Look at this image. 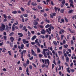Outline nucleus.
Instances as JSON below:
<instances>
[{
  "label": "nucleus",
  "instance_id": "nucleus-1",
  "mask_svg": "<svg viewBox=\"0 0 76 76\" xmlns=\"http://www.w3.org/2000/svg\"><path fill=\"white\" fill-rule=\"evenodd\" d=\"M41 61L44 64L41 66V67L42 68H44V67H45V65H47V62L48 65H49V64H50V61H49V59H42L41 60Z\"/></svg>",
  "mask_w": 76,
  "mask_h": 76
},
{
  "label": "nucleus",
  "instance_id": "nucleus-2",
  "mask_svg": "<svg viewBox=\"0 0 76 76\" xmlns=\"http://www.w3.org/2000/svg\"><path fill=\"white\" fill-rule=\"evenodd\" d=\"M43 50L44 56L45 57V58H47V56H49L50 55V53L49 52H47L46 53L47 54H46V53H45L46 49H44Z\"/></svg>",
  "mask_w": 76,
  "mask_h": 76
},
{
  "label": "nucleus",
  "instance_id": "nucleus-3",
  "mask_svg": "<svg viewBox=\"0 0 76 76\" xmlns=\"http://www.w3.org/2000/svg\"><path fill=\"white\" fill-rule=\"evenodd\" d=\"M5 25L4 24H2L1 25V26L0 27V31L1 32H2V31H4L5 29Z\"/></svg>",
  "mask_w": 76,
  "mask_h": 76
},
{
  "label": "nucleus",
  "instance_id": "nucleus-4",
  "mask_svg": "<svg viewBox=\"0 0 76 76\" xmlns=\"http://www.w3.org/2000/svg\"><path fill=\"white\" fill-rule=\"evenodd\" d=\"M51 26H52V24H51L50 25H49L48 24L45 26V28H48V27H50V28H48V29L49 31H51Z\"/></svg>",
  "mask_w": 76,
  "mask_h": 76
},
{
  "label": "nucleus",
  "instance_id": "nucleus-5",
  "mask_svg": "<svg viewBox=\"0 0 76 76\" xmlns=\"http://www.w3.org/2000/svg\"><path fill=\"white\" fill-rule=\"evenodd\" d=\"M56 13L54 12L53 13H51L50 14V17L51 18H54V16H56Z\"/></svg>",
  "mask_w": 76,
  "mask_h": 76
},
{
  "label": "nucleus",
  "instance_id": "nucleus-6",
  "mask_svg": "<svg viewBox=\"0 0 76 76\" xmlns=\"http://www.w3.org/2000/svg\"><path fill=\"white\" fill-rule=\"evenodd\" d=\"M31 52H32V55H33L34 56H37V54L35 53V52L33 50V49L31 50Z\"/></svg>",
  "mask_w": 76,
  "mask_h": 76
},
{
  "label": "nucleus",
  "instance_id": "nucleus-7",
  "mask_svg": "<svg viewBox=\"0 0 76 76\" xmlns=\"http://www.w3.org/2000/svg\"><path fill=\"white\" fill-rule=\"evenodd\" d=\"M26 52V50H23V51L20 53L21 56H23V54H25Z\"/></svg>",
  "mask_w": 76,
  "mask_h": 76
},
{
  "label": "nucleus",
  "instance_id": "nucleus-8",
  "mask_svg": "<svg viewBox=\"0 0 76 76\" xmlns=\"http://www.w3.org/2000/svg\"><path fill=\"white\" fill-rule=\"evenodd\" d=\"M23 44H28L29 43V41H26V39H23L22 40Z\"/></svg>",
  "mask_w": 76,
  "mask_h": 76
},
{
  "label": "nucleus",
  "instance_id": "nucleus-9",
  "mask_svg": "<svg viewBox=\"0 0 76 76\" xmlns=\"http://www.w3.org/2000/svg\"><path fill=\"white\" fill-rule=\"evenodd\" d=\"M45 21L46 23H50V20H48L47 19V18H46L45 19Z\"/></svg>",
  "mask_w": 76,
  "mask_h": 76
},
{
  "label": "nucleus",
  "instance_id": "nucleus-10",
  "mask_svg": "<svg viewBox=\"0 0 76 76\" xmlns=\"http://www.w3.org/2000/svg\"><path fill=\"white\" fill-rule=\"evenodd\" d=\"M38 39L35 40V42L37 44V45L38 46H40V44L39 43V42L38 41Z\"/></svg>",
  "mask_w": 76,
  "mask_h": 76
},
{
  "label": "nucleus",
  "instance_id": "nucleus-11",
  "mask_svg": "<svg viewBox=\"0 0 76 76\" xmlns=\"http://www.w3.org/2000/svg\"><path fill=\"white\" fill-rule=\"evenodd\" d=\"M31 4L32 6H34V7L37 5V4L36 2H31Z\"/></svg>",
  "mask_w": 76,
  "mask_h": 76
},
{
  "label": "nucleus",
  "instance_id": "nucleus-12",
  "mask_svg": "<svg viewBox=\"0 0 76 76\" xmlns=\"http://www.w3.org/2000/svg\"><path fill=\"white\" fill-rule=\"evenodd\" d=\"M10 39L11 40V42H13V41L14 40H15V39H14V38L13 37H10Z\"/></svg>",
  "mask_w": 76,
  "mask_h": 76
},
{
  "label": "nucleus",
  "instance_id": "nucleus-13",
  "mask_svg": "<svg viewBox=\"0 0 76 76\" xmlns=\"http://www.w3.org/2000/svg\"><path fill=\"white\" fill-rule=\"evenodd\" d=\"M23 31H25L26 32H27L28 30L26 29V27L25 26H24L22 29Z\"/></svg>",
  "mask_w": 76,
  "mask_h": 76
},
{
  "label": "nucleus",
  "instance_id": "nucleus-14",
  "mask_svg": "<svg viewBox=\"0 0 76 76\" xmlns=\"http://www.w3.org/2000/svg\"><path fill=\"white\" fill-rule=\"evenodd\" d=\"M18 35H19L18 36L19 37H23V34H22V33H18Z\"/></svg>",
  "mask_w": 76,
  "mask_h": 76
},
{
  "label": "nucleus",
  "instance_id": "nucleus-15",
  "mask_svg": "<svg viewBox=\"0 0 76 76\" xmlns=\"http://www.w3.org/2000/svg\"><path fill=\"white\" fill-rule=\"evenodd\" d=\"M68 31H69L71 33H74L75 32V31H72L71 30V29L70 28H67Z\"/></svg>",
  "mask_w": 76,
  "mask_h": 76
},
{
  "label": "nucleus",
  "instance_id": "nucleus-16",
  "mask_svg": "<svg viewBox=\"0 0 76 76\" xmlns=\"http://www.w3.org/2000/svg\"><path fill=\"white\" fill-rule=\"evenodd\" d=\"M41 34H43V35H44V34H45V31L44 30H43L42 31H41Z\"/></svg>",
  "mask_w": 76,
  "mask_h": 76
},
{
  "label": "nucleus",
  "instance_id": "nucleus-17",
  "mask_svg": "<svg viewBox=\"0 0 76 76\" xmlns=\"http://www.w3.org/2000/svg\"><path fill=\"white\" fill-rule=\"evenodd\" d=\"M36 38H37V36L35 35L34 36L31 38V40H32V41H34V39H35Z\"/></svg>",
  "mask_w": 76,
  "mask_h": 76
},
{
  "label": "nucleus",
  "instance_id": "nucleus-18",
  "mask_svg": "<svg viewBox=\"0 0 76 76\" xmlns=\"http://www.w3.org/2000/svg\"><path fill=\"white\" fill-rule=\"evenodd\" d=\"M46 32H48V34H51V31H49H49L48 30V29H47L46 30Z\"/></svg>",
  "mask_w": 76,
  "mask_h": 76
},
{
  "label": "nucleus",
  "instance_id": "nucleus-19",
  "mask_svg": "<svg viewBox=\"0 0 76 76\" xmlns=\"http://www.w3.org/2000/svg\"><path fill=\"white\" fill-rule=\"evenodd\" d=\"M66 62H69V58L67 56L66 58Z\"/></svg>",
  "mask_w": 76,
  "mask_h": 76
},
{
  "label": "nucleus",
  "instance_id": "nucleus-20",
  "mask_svg": "<svg viewBox=\"0 0 76 76\" xmlns=\"http://www.w3.org/2000/svg\"><path fill=\"white\" fill-rule=\"evenodd\" d=\"M64 12V9H61L60 10L61 13H63V12Z\"/></svg>",
  "mask_w": 76,
  "mask_h": 76
},
{
  "label": "nucleus",
  "instance_id": "nucleus-21",
  "mask_svg": "<svg viewBox=\"0 0 76 76\" xmlns=\"http://www.w3.org/2000/svg\"><path fill=\"white\" fill-rule=\"evenodd\" d=\"M24 47V45L23 44H22L21 45V46L20 47V48L22 49V50H23V48Z\"/></svg>",
  "mask_w": 76,
  "mask_h": 76
},
{
  "label": "nucleus",
  "instance_id": "nucleus-22",
  "mask_svg": "<svg viewBox=\"0 0 76 76\" xmlns=\"http://www.w3.org/2000/svg\"><path fill=\"white\" fill-rule=\"evenodd\" d=\"M61 17H60V16H59L58 17V23H59V22H60V19H61Z\"/></svg>",
  "mask_w": 76,
  "mask_h": 76
},
{
  "label": "nucleus",
  "instance_id": "nucleus-23",
  "mask_svg": "<svg viewBox=\"0 0 76 76\" xmlns=\"http://www.w3.org/2000/svg\"><path fill=\"white\" fill-rule=\"evenodd\" d=\"M39 38H42L43 39H44L45 38V36L44 35H40L39 36Z\"/></svg>",
  "mask_w": 76,
  "mask_h": 76
},
{
  "label": "nucleus",
  "instance_id": "nucleus-24",
  "mask_svg": "<svg viewBox=\"0 0 76 76\" xmlns=\"http://www.w3.org/2000/svg\"><path fill=\"white\" fill-rule=\"evenodd\" d=\"M31 0H30L27 3L28 6H30V4H31Z\"/></svg>",
  "mask_w": 76,
  "mask_h": 76
},
{
  "label": "nucleus",
  "instance_id": "nucleus-25",
  "mask_svg": "<svg viewBox=\"0 0 76 76\" xmlns=\"http://www.w3.org/2000/svg\"><path fill=\"white\" fill-rule=\"evenodd\" d=\"M61 3L62 4H65V3H66L65 0H63L61 2Z\"/></svg>",
  "mask_w": 76,
  "mask_h": 76
},
{
  "label": "nucleus",
  "instance_id": "nucleus-26",
  "mask_svg": "<svg viewBox=\"0 0 76 76\" xmlns=\"http://www.w3.org/2000/svg\"><path fill=\"white\" fill-rule=\"evenodd\" d=\"M73 10H70L69 11H68V13H69V14H71V13H72V12H73Z\"/></svg>",
  "mask_w": 76,
  "mask_h": 76
},
{
  "label": "nucleus",
  "instance_id": "nucleus-27",
  "mask_svg": "<svg viewBox=\"0 0 76 76\" xmlns=\"http://www.w3.org/2000/svg\"><path fill=\"white\" fill-rule=\"evenodd\" d=\"M23 67L25 68H26V67L27 64H25V63H23Z\"/></svg>",
  "mask_w": 76,
  "mask_h": 76
},
{
  "label": "nucleus",
  "instance_id": "nucleus-28",
  "mask_svg": "<svg viewBox=\"0 0 76 76\" xmlns=\"http://www.w3.org/2000/svg\"><path fill=\"white\" fill-rule=\"evenodd\" d=\"M67 71L68 73H70V68L68 67L67 68Z\"/></svg>",
  "mask_w": 76,
  "mask_h": 76
},
{
  "label": "nucleus",
  "instance_id": "nucleus-29",
  "mask_svg": "<svg viewBox=\"0 0 76 76\" xmlns=\"http://www.w3.org/2000/svg\"><path fill=\"white\" fill-rule=\"evenodd\" d=\"M65 20L66 22H68L69 21V19H68L66 17H64Z\"/></svg>",
  "mask_w": 76,
  "mask_h": 76
},
{
  "label": "nucleus",
  "instance_id": "nucleus-30",
  "mask_svg": "<svg viewBox=\"0 0 76 76\" xmlns=\"http://www.w3.org/2000/svg\"><path fill=\"white\" fill-rule=\"evenodd\" d=\"M34 22H35L34 24V25H37L38 22L37 21L34 20Z\"/></svg>",
  "mask_w": 76,
  "mask_h": 76
},
{
  "label": "nucleus",
  "instance_id": "nucleus-31",
  "mask_svg": "<svg viewBox=\"0 0 76 76\" xmlns=\"http://www.w3.org/2000/svg\"><path fill=\"white\" fill-rule=\"evenodd\" d=\"M21 58H22V61H24V58H23V56L21 55Z\"/></svg>",
  "mask_w": 76,
  "mask_h": 76
},
{
  "label": "nucleus",
  "instance_id": "nucleus-32",
  "mask_svg": "<svg viewBox=\"0 0 76 76\" xmlns=\"http://www.w3.org/2000/svg\"><path fill=\"white\" fill-rule=\"evenodd\" d=\"M6 27L7 29H11V27L10 26L9 27L7 25L6 26Z\"/></svg>",
  "mask_w": 76,
  "mask_h": 76
},
{
  "label": "nucleus",
  "instance_id": "nucleus-33",
  "mask_svg": "<svg viewBox=\"0 0 76 76\" xmlns=\"http://www.w3.org/2000/svg\"><path fill=\"white\" fill-rule=\"evenodd\" d=\"M58 54H59V56L61 55V54H63V53H62V52H61V51H59L58 52Z\"/></svg>",
  "mask_w": 76,
  "mask_h": 76
},
{
  "label": "nucleus",
  "instance_id": "nucleus-34",
  "mask_svg": "<svg viewBox=\"0 0 76 76\" xmlns=\"http://www.w3.org/2000/svg\"><path fill=\"white\" fill-rule=\"evenodd\" d=\"M14 34V33L13 32H12L9 34V36H12V35H13Z\"/></svg>",
  "mask_w": 76,
  "mask_h": 76
},
{
  "label": "nucleus",
  "instance_id": "nucleus-35",
  "mask_svg": "<svg viewBox=\"0 0 76 76\" xmlns=\"http://www.w3.org/2000/svg\"><path fill=\"white\" fill-rule=\"evenodd\" d=\"M38 7L39 9H42V7H41V5L39 6Z\"/></svg>",
  "mask_w": 76,
  "mask_h": 76
},
{
  "label": "nucleus",
  "instance_id": "nucleus-36",
  "mask_svg": "<svg viewBox=\"0 0 76 76\" xmlns=\"http://www.w3.org/2000/svg\"><path fill=\"white\" fill-rule=\"evenodd\" d=\"M12 13H13V14H16V13H17V11H13L12 12Z\"/></svg>",
  "mask_w": 76,
  "mask_h": 76
},
{
  "label": "nucleus",
  "instance_id": "nucleus-37",
  "mask_svg": "<svg viewBox=\"0 0 76 76\" xmlns=\"http://www.w3.org/2000/svg\"><path fill=\"white\" fill-rule=\"evenodd\" d=\"M29 68L30 70H32V66H31V65H30L29 66Z\"/></svg>",
  "mask_w": 76,
  "mask_h": 76
},
{
  "label": "nucleus",
  "instance_id": "nucleus-38",
  "mask_svg": "<svg viewBox=\"0 0 76 76\" xmlns=\"http://www.w3.org/2000/svg\"><path fill=\"white\" fill-rule=\"evenodd\" d=\"M53 43L54 44V45H55V46L57 45V43H56V41H53Z\"/></svg>",
  "mask_w": 76,
  "mask_h": 76
},
{
  "label": "nucleus",
  "instance_id": "nucleus-39",
  "mask_svg": "<svg viewBox=\"0 0 76 76\" xmlns=\"http://www.w3.org/2000/svg\"><path fill=\"white\" fill-rule=\"evenodd\" d=\"M12 31H15V27L13 26H12Z\"/></svg>",
  "mask_w": 76,
  "mask_h": 76
},
{
  "label": "nucleus",
  "instance_id": "nucleus-40",
  "mask_svg": "<svg viewBox=\"0 0 76 76\" xmlns=\"http://www.w3.org/2000/svg\"><path fill=\"white\" fill-rule=\"evenodd\" d=\"M64 48H67V47H68V45H64Z\"/></svg>",
  "mask_w": 76,
  "mask_h": 76
},
{
  "label": "nucleus",
  "instance_id": "nucleus-41",
  "mask_svg": "<svg viewBox=\"0 0 76 76\" xmlns=\"http://www.w3.org/2000/svg\"><path fill=\"white\" fill-rule=\"evenodd\" d=\"M39 58H41V57L43 56V55L41 54H39Z\"/></svg>",
  "mask_w": 76,
  "mask_h": 76
},
{
  "label": "nucleus",
  "instance_id": "nucleus-42",
  "mask_svg": "<svg viewBox=\"0 0 76 76\" xmlns=\"http://www.w3.org/2000/svg\"><path fill=\"white\" fill-rule=\"evenodd\" d=\"M37 53H40L41 52V51L40 50V49H39V48H37Z\"/></svg>",
  "mask_w": 76,
  "mask_h": 76
},
{
  "label": "nucleus",
  "instance_id": "nucleus-43",
  "mask_svg": "<svg viewBox=\"0 0 76 76\" xmlns=\"http://www.w3.org/2000/svg\"><path fill=\"white\" fill-rule=\"evenodd\" d=\"M69 2L71 3L70 4H73V1L72 0H69Z\"/></svg>",
  "mask_w": 76,
  "mask_h": 76
},
{
  "label": "nucleus",
  "instance_id": "nucleus-44",
  "mask_svg": "<svg viewBox=\"0 0 76 76\" xmlns=\"http://www.w3.org/2000/svg\"><path fill=\"white\" fill-rule=\"evenodd\" d=\"M28 37H30V36H31V33H30L29 31H28Z\"/></svg>",
  "mask_w": 76,
  "mask_h": 76
},
{
  "label": "nucleus",
  "instance_id": "nucleus-45",
  "mask_svg": "<svg viewBox=\"0 0 76 76\" xmlns=\"http://www.w3.org/2000/svg\"><path fill=\"white\" fill-rule=\"evenodd\" d=\"M68 51H69V53L71 54V53H72V51H71V49H68Z\"/></svg>",
  "mask_w": 76,
  "mask_h": 76
},
{
  "label": "nucleus",
  "instance_id": "nucleus-46",
  "mask_svg": "<svg viewBox=\"0 0 76 76\" xmlns=\"http://www.w3.org/2000/svg\"><path fill=\"white\" fill-rule=\"evenodd\" d=\"M23 16H24V17H28V14H23Z\"/></svg>",
  "mask_w": 76,
  "mask_h": 76
},
{
  "label": "nucleus",
  "instance_id": "nucleus-47",
  "mask_svg": "<svg viewBox=\"0 0 76 76\" xmlns=\"http://www.w3.org/2000/svg\"><path fill=\"white\" fill-rule=\"evenodd\" d=\"M26 63L27 64H29V60L27 59V61L26 62Z\"/></svg>",
  "mask_w": 76,
  "mask_h": 76
},
{
  "label": "nucleus",
  "instance_id": "nucleus-48",
  "mask_svg": "<svg viewBox=\"0 0 76 76\" xmlns=\"http://www.w3.org/2000/svg\"><path fill=\"white\" fill-rule=\"evenodd\" d=\"M64 55L65 57H67V54H66V53H65V52H64Z\"/></svg>",
  "mask_w": 76,
  "mask_h": 76
},
{
  "label": "nucleus",
  "instance_id": "nucleus-49",
  "mask_svg": "<svg viewBox=\"0 0 76 76\" xmlns=\"http://www.w3.org/2000/svg\"><path fill=\"white\" fill-rule=\"evenodd\" d=\"M8 53L9 54V55H10V56H12V54H11V52H10V51H8Z\"/></svg>",
  "mask_w": 76,
  "mask_h": 76
},
{
  "label": "nucleus",
  "instance_id": "nucleus-50",
  "mask_svg": "<svg viewBox=\"0 0 76 76\" xmlns=\"http://www.w3.org/2000/svg\"><path fill=\"white\" fill-rule=\"evenodd\" d=\"M54 9L55 10V12H57V11L58 10V8H57L56 7H55Z\"/></svg>",
  "mask_w": 76,
  "mask_h": 76
},
{
  "label": "nucleus",
  "instance_id": "nucleus-51",
  "mask_svg": "<svg viewBox=\"0 0 76 76\" xmlns=\"http://www.w3.org/2000/svg\"><path fill=\"white\" fill-rule=\"evenodd\" d=\"M62 32V33H64V32H65V31L63 29H62L60 30Z\"/></svg>",
  "mask_w": 76,
  "mask_h": 76
},
{
  "label": "nucleus",
  "instance_id": "nucleus-52",
  "mask_svg": "<svg viewBox=\"0 0 76 76\" xmlns=\"http://www.w3.org/2000/svg\"><path fill=\"white\" fill-rule=\"evenodd\" d=\"M63 43L64 44H66V40L65 39L63 40Z\"/></svg>",
  "mask_w": 76,
  "mask_h": 76
},
{
  "label": "nucleus",
  "instance_id": "nucleus-53",
  "mask_svg": "<svg viewBox=\"0 0 76 76\" xmlns=\"http://www.w3.org/2000/svg\"><path fill=\"white\" fill-rule=\"evenodd\" d=\"M63 37H64V35H61V40H62V39H63Z\"/></svg>",
  "mask_w": 76,
  "mask_h": 76
},
{
  "label": "nucleus",
  "instance_id": "nucleus-54",
  "mask_svg": "<svg viewBox=\"0 0 76 76\" xmlns=\"http://www.w3.org/2000/svg\"><path fill=\"white\" fill-rule=\"evenodd\" d=\"M20 9L22 10V12H23V11H25V9H24L22 7H21L20 8Z\"/></svg>",
  "mask_w": 76,
  "mask_h": 76
},
{
  "label": "nucleus",
  "instance_id": "nucleus-55",
  "mask_svg": "<svg viewBox=\"0 0 76 76\" xmlns=\"http://www.w3.org/2000/svg\"><path fill=\"white\" fill-rule=\"evenodd\" d=\"M43 15L45 18H46V17H47V14L46 13H45Z\"/></svg>",
  "mask_w": 76,
  "mask_h": 76
},
{
  "label": "nucleus",
  "instance_id": "nucleus-56",
  "mask_svg": "<svg viewBox=\"0 0 76 76\" xmlns=\"http://www.w3.org/2000/svg\"><path fill=\"white\" fill-rule=\"evenodd\" d=\"M39 43H41V42H42V39H39Z\"/></svg>",
  "mask_w": 76,
  "mask_h": 76
},
{
  "label": "nucleus",
  "instance_id": "nucleus-57",
  "mask_svg": "<svg viewBox=\"0 0 76 76\" xmlns=\"http://www.w3.org/2000/svg\"><path fill=\"white\" fill-rule=\"evenodd\" d=\"M33 59H34L33 56H31V58H29V60H32Z\"/></svg>",
  "mask_w": 76,
  "mask_h": 76
},
{
  "label": "nucleus",
  "instance_id": "nucleus-58",
  "mask_svg": "<svg viewBox=\"0 0 76 76\" xmlns=\"http://www.w3.org/2000/svg\"><path fill=\"white\" fill-rule=\"evenodd\" d=\"M53 63H54L55 65H56V63L55 59H54L53 61Z\"/></svg>",
  "mask_w": 76,
  "mask_h": 76
},
{
  "label": "nucleus",
  "instance_id": "nucleus-59",
  "mask_svg": "<svg viewBox=\"0 0 76 76\" xmlns=\"http://www.w3.org/2000/svg\"><path fill=\"white\" fill-rule=\"evenodd\" d=\"M39 27H40V28H44V26H42V25H39Z\"/></svg>",
  "mask_w": 76,
  "mask_h": 76
},
{
  "label": "nucleus",
  "instance_id": "nucleus-60",
  "mask_svg": "<svg viewBox=\"0 0 76 76\" xmlns=\"http://www.w3.org/2000/svg\"><path fill=\"white\" fill-rule=\"evenodd\" d=\"M3 37H4V40H7L6 38H7V37L6 36H4Z\"/></svg>",
  "mask_w": 76,
  "mask_h": 76
},
{
  "label": "nucleus",
  "instance_id": "nucleus-61",
  "mask_svg": "<svg viewBox=\"0 0 76 76\" xmlns=\"http://www.w3.org/2000/svg\"><path fill=\"white\" fill-rule=\"evenodd\" d=\"M71 41V45H73V44H74L73 40H72Z\"/></svg>",
  "mask_w": 76,
  "mask_h": 76
},
{
  "label": "nucleus",
  "instance_id": "nucleus-62",
  "mask_svg": "<svg viewBox=\"0 0 76 76\" xmlns=\"http://www.w3.org/2000/svg\"><path fill=\"white\" fill-rule=\"evenodd\" d=\"M73 4H70V6H71L72 7H74V5Z\"/></svg>",
  "mask_w": 76,
  "mask_h": 76
},
{
  "label": "nucleus",
  "instance_id": "nucleus-63",
  "mask_svg": "<svg viewBox=\"0 0 76 76\" xmlns=\"http://www.w3.org/2000/svg\"><path fill=\"white\" fill-rule=\"evenodd\" d=\"M6 49L5 48H4L3 49V51H2V52H4L5 51H6Z\"/></svg>",
  "mask_w": 76,
  "mask_h": 76
},
{
  "label": "nucleus",
  "instance_id": "nucleus-64",
  "mask_svg": "<svg viewBox=\"0 0 76 76\" xmlns=\"http://www.w3.org/2000/svg\"><path fill=\"white\" fill-rule=\"evenodd\" d=\"M52 38L51 36H50L49 37V40L50 41L51 40V39Z\"/></svg>",
  "mask_w": 76,
  "mask_h": 76
}]
</instances>
